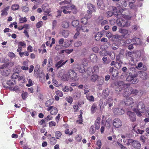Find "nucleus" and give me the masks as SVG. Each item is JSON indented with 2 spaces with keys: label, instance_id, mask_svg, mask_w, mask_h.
Returning a JSON list of instances; mask_svg holds the SVG:
<instances>
[{
  "label": "nucleus",
  "instance_id": "nucleus-32",
  "mask_svg": "<svg viewBox=\"0 0 149 149\" xmlns=\"http://www.w3.org/2000/svg\"><path fill=\"white\" fill-rule=\"evenodd\" d=\"M95 126L94 125L91 126L89 132L91 134H93L95 133L96 131V130Z\"/></svg>",
  "mask_w": 149,
  "mask_h": 149
},
{
  "label": "nucleus",
  "instance_id": "nucleus-46",
  "mask_svg": "<svg viewBox=\"0 0 149 149\" xmlns=\"http://www.w3.org/2000/svg\"><path fill=\"white\" fill-rule=\"evenodd\" d=\"M40 67V66L39 64H37L36 65L34 70V74H38V71L39 70Z\"/></svg>",
  "mask_w": 149,
  "mask_h": 149
},
{
  "label": "nucleus",
  "instance_id": "nucleus-41",
  "mask_svg": "<svg viewBox=\"0 0 149 149\" xmlns=\"http://www.w3.org/2000/svg\"><path fill=\"white\" fill-rule=\"evenodd\" d=\"M73 49H65V50H62L61 52V53H64V52H65L66 53H68V54H70L73 51Z\"/></svg>",
  "mask_w": 149,
  "mask_h": 149
},
{
  "label": "nucleus",
  "instance_id": "nucleus-54",
  "mask_svg": "<svg viewBox=\"0 0 149 149\" xmlns=\"http://www.w3.org/2000/svg\"><path fill=\"white\" fill-rule=\"evenodd\" d=\"M39 124L42 125L43 127H45L46 125V123L45 120L43 119L42 120L39 122Z\"/></svg>",
  "mask_w": 149,
  "mask_h": 149
},
{
  "label": "nucleus",
  "instance_id": "nucleus-45",
  "mask_svg": "<svg viewBox=\"0 0 149 149\" xmlns=\"http://www.w3.org/2000/svg\"><path fill=\"white\" fill-rule=\"evenodd\" d=\"M7 84L10 86L14 85L15 84V81L14 80L11 79L7 81Z\"/></svg>",
  "mask_w": 149,
  "mask_h": 149
},
{
  "label": "nucleus",
  "instance_id": "nucleus-57",
  "mask_svg": "<svg viewBox=\"0 0 149 149\" xmlns=\"http://www.w3.org/2000/svg\"><path fill=\"white\" fill-rule=\"evenodd\" d=\"M79 119L77 121V122L79 124H81L83 122V119L82 118V115L81 114L79 116Z\"/></svg>",
  "mask_w": 149,
  "mask_h": 149
},
{
  "label": "nucleus",
  "instance_id": "nucleus-48",
  "mask_svg": "<svg viewBox=\"0 0 149 149\" xmlns=\"http://www.w3.org/2000/svg\"><path fill=\"white\" fill-rule=\"evenodd\" d=\"M92 69L91 67L88 68L86 72H85V73H86L88 75H90L92 73H93V72L92 71Z\"/></svg>",
  "mask_w": 149,
  "mask_h": 149
},
{
  "label": "nucleus",
  "instance_id": "nucleus-18",
  "mask_svg": "<svg viewBox=\"0 0 149 149\" xmlns=\"http://www.w3.org/2000/svg\"><path fill=\"white\" fill-rule=\"evenodd\" d=\"M9 8V6H7L2 10L1 15L2 16H6L8 14V11Z\"/></svg>",
  "mask_w": 149,
  "mask_h": 149
},
{
  "label": "nucleus",
  "instance_id": "nucleus-50",
  "mask_svg": "<svg viewBox=\"0 0 149 149\" xmlns=\"http://www.w3.org/2000/svg\"><path fill=\"white\" fill-rule=\"evenodd\" d=\"M8 63H4L3 65L0 67V71L1 72L2 69H4L5 68L7 67L8 66Z\"/></svg>",
  "mask_w": 149,
  "mask_h": 149
},
{
  "label": "nucleus",
  "instance_id": "nucleus-16",
  "mask_svg": "<svg viewBox=\"0 0 149 149\" xmlns=\"http://www.w3.org/2000/svg\"><path fill=\"white\" fill-rule=\"evenodd\" d=\"M119 32L122 33L124 36H127L130 33V31L126 29H123L121 28L119 29Z\"/></svg>",
  "mask_w": 149,
  "mask_h": 149
},
{
  "label": "nucleus",
  "instance_id": "nucleus-47",
  "mask_svg": "<svg viewBox=\"0 0 149 149\" xmlns=\"http://www.w3.org/2000/svg\"><path fill=\"white\" fill-rule=\"evenodd\" d=\"M18 46L20 47H25L26 46V43L24 42H18Z\"/></svg>",
  "mask_w": 149,
  "mask_h": 149
},
{
  "label": "nucleus",
  "instance_id": "nucleus-28",
  "mask_svg": "<svg viewBox=\"0 0 149 149\" xmlns=\"http://www.w3.org/2000/svg\"><path fill=\"white\" fill-rule=\"evenodd\" d=\"M4 88H9V89L12 91H15L16 92H17L18 91V88L17 86H15L14 87H8V86L5 87L3 86Z\"/></svg>",
  "mask_w": 149,
  "mask_h": 149
},
{
  "label": "nucleus",
  "instance_id": "nucleus-30",
  "mask_svg": "<svg viewBox=\"0 0 149 149\" xmlns=\"http://www.w3.org/2000/svg\"><path fill=\"white\" fill-rule=\"evenodd\" d=\"M19 8V5L17 4H15L13 5L11 7L12 10H18Z\"/></svg>",
  "mask_w": 149,
  "mask_h": 149
},
{
  "label": "nucleus",
  "instance_id": "nucleus-22",
  "mask_svg": "<svg viewBox=\"0 0 149 149\" xmlns=\"http://www.w3.org/2000/svg\"><path fill=\"white\" fill-rule=\"evenodd\" d=\"M6 68L7 67L5 68L4 69H2L1 70L2 74L4 76H8L10 73V70H7Z\"/></svg>",
  "mask_w": 149,
  "mask_h": 149
},
{
  "label": "nucleus",
  "instance_id": "nucleus-35",
  "mask_svg": "<svg viewBox=\"0 0 149 149\" xmlns=\"http://www.w3.org/2000/svg\"><path fill=\"white\" fill-rule=\"evenodd\" d=\"M27 79L28 81V84H26V86L28 87L32 86L33 85V83L32 80L30 78H29V77H27Z\"/></svg>",
  "mask_w": 149,
  "mask_h": 149
},
{
  "label": "nucleus",
  "instance_id": "nucleus-64",
  "mask_svg": "<svg viewBox=\"0 0 149 149\" xmlns=\"http://www.w3.org/2000/svg\"><path fill=\"white\" fill-rule=\"evenodd\" d=\"M82 139V137L81 135H77L76 138V139L77 141L78 142L81 141Z\"/></svg>",
  "mask_w": 149,
  "mask_h": 149
},
{
  "label": "nucleus",
  "instance_id": "nucleus-43",
  "mask_svg": "<svg viewBox=\"0 0 149 149\" xmlns=\"http://www.w3.org/2000/svg\"><path fill=\"white\" fill-rule=\"evenodd\" d=\"M54 102V100L50 99L47 101L46 102V106L47 107H49V106L52 105Z\"/></svg>",
  "mask_w": 149,
  "mask_h": 149
},
{
  "label": "nucleus",
  "instance_id": "nucleus-14",
  "mask_svg": "<svg viewBox=\"0 0 149 149\" xmlns=\"http://www.w3.org/2000/svg\"><path fill=\"white\" fill-rule=\"evenodd\" d=\"M87 8L88 10L87 11L90 14L92 13V12L95 11V8L94 6L91 3H88L87 4Z\"/></svg>",
  "mask_w": 149,
  "mask_h": 149
},
{
  "label": "nucleus",
  "instance_id": "nucleus-26",
  "mask_svg": "<svg viewBox=\"0 0 149 149\" xmlns=\"http://www.w3.org/2000/svg\"><path fill=\"white\" fill-rule=\"evenodd\" d=\"M131 42L134 44L139 45L141 43V41L140 39L138 38H135L132 39Z\"/></svg>",
  "mask_w": 149,
  "mask_h": 149
},
{
  "label": "nucleus",
  "instance_id": "nucleus-6",
  "mask_svg": "<svg viewBox=\"0 0 149 149\" xmlns=\"http://www.w3.org/2000/svg\"><path fill=\"white\" fill-rule=\"evenodd\" d=\"M68 74L70 77V80L76 81L78 80L77 73L74 70H69L68 72Z\"/></svg>",
  "mask_w": 149,
  "mask_h": 149
},
{
  "label": "nucleus",
  "instance_id": "nucleus-38",
  "mask_svg": "<svg viewBox=\"0 0 149 149\" xmlns=\"http://www.w3.org/2000/svg\"><path fill=\"white\" fill-rule=\"evenodd\" d=\"M96 145L97 147L96 148V149H100L102 146V142L99 139L97 141Z\"/></svg>",
  "mask_w": 149,
  "mask_h": 149
},
{
  "label": "nucleus",
  "instance_id": "nucleus-40",
  "mask_svg": "<svg viewBox=\"0 0 149 149\" xmlns=\"http://www.w3.org/2000/svg\"><path fill=\"white\" fill-rule=\"evenodd\" d=\"M97 105L95 104H93L91 108V112L92 113L95 112L97 109Z\"/></svg>",
  "mask_w": 149,
  "mask_h": 149
},
{
  "label": "nucleus",
  "instance_id": "nucleus-19",
  "mask_svg": "<svg viewBox=\"0 0 149 149\" xmlns=\"http://www.w3.org/2000/svg\"><path fill=\"white\" fill-rule=\"evenodd\" d=\"M118 88H119V91H121L122 90L125 88V86H127V84H125L122 81H120L118 82Z\"/></svg>",
  "mask_w": 149,
  "mask_h": 149
},
{
  "label": "nucleus",
  "instance_id": "nucleus-31",
  "mask_svg": "<svg viewBox=\"0 0 149 149\" xmlns=\"http://www.w3.org/2000/svg\"><path fill=\"white\" fill-rule=\"evenodd\" d=\"M81 23L82 24V25H86L88 23V20L85 17L82 18L81 20Z\"/></svg>",
  "mask_w": 149,
  "mask_h": 149
},
{
  "label": "nucleus",
  "instance_id": "nucleus-23",
  "mask_svg": "<svg viewBox=\"0 0 149 149\" xmlns=\"http://www.w3.org/2000/svg\"><path fill=\"white\" fill-rule=\"evenodd\" d=\"M61 79L62 80L64 81H68L70 80V79L69 75L68 74H64L61 77Z\"/></svg>",
  "mask_w": 149,
  "mask_h": 149
},
{
  "label": "nucleus",
  "instance_id": "nucleus-8",
  "mask_svg": "<svg viewBox=\"0 0 149 149\" xmlns=\"http://www.w3.org/2000/svg\"><path fill=\"white\" fill-rule=\"evenodd\" d=\"M47 110L50 111V113L52 115H55L56 114L58 113L57 108L54 106H51L47 108Z\"/></svg>",
  "mask_w": 149,
  "mask_h": 149
},
{
  "label": "nucleus",
  "instance_id": "nucleus-2",
  "mask_svg": "<svg viewBox=\"0 0 149 149\" xmlns=\"http://www.w3.org/2000/svg\"><path fill=\"white\" fill-rule=\"evenodd\" d=\"M119 15H120V17L121 18H118L117 19L116 22L118 25L119 26L121 27H128L130 25V23L128 19H130L131 17L122 14L121 15L119 14Z\"/></svg>",
  "mask_w": 149,
  "mask_h": 149
},
{
  "label": "nucleus",
  "instance_id": "nucleus-63",
  "mask_svg": "<svg viewBox=\"0 0 149 149\" xmlns=\"http://www.w3.org/2000/svg\"><path fill=\"white\" fill-rule=\"evenodd\" d=\"M76 30H77V32L75 34L74 36V38L75 39L77 38L80 33V32L79 31V30H77V29H76Z\"/></svg>",
  "mask_w": 149,
  "mask_h": 149
},
{
  "label": "nucleus",
  "instance_id": "nucleus-21",
  "mask_svg": "<svg viewBox=\"0 0 149 149\" xmlns=\"http://www.w3.org/2000/svg\"><path fill=\"white\" fill-rule=\"evenodd\" d=\"M83 25H81L80 26H79L78 28H77V30H80L81 29L83 32H87L88 31V29H87L86 26Z\"/></svg>",
  "mask_w": 149,
  "mask_h": 149
},
{
  "label": "nucleus",
  "instance_id": "nucleus-56",
  "mask_svg": "<svg viewBox=\"0 0 149 149\" xmlns=\"http://www.w3.org/2000/svg\"><path fill=\"white\" fill-rule=\"evenodd\" d=\"M22 11L26 12H28L29 10V8L28 7L25 6H23L22 7Z\"/></svg>",
  "mask_w": 149,
  "mask_h": 149
},
{
  "label": "nucleus",
  "instance_id": "nucleus-61",
  "mask_svg": "<svg viewBox=\"0 0 149 149\" xmlns=\"http://www.w3.org/2000/svg\"><path fill=\"white\" fill-rule=\"evenodd\" d=\"M56 94L60 97H62L63 95V93L61 91L58 90L56 92Z\"/></svg>",
  "mask_w": 149,
  "mask_h": 149
},
{
  "label": "nucleus",
  "instance_id": "nucleus-12",
  "mask_svg": "<svg viewBox=\"0 0 149 149\" xmlns=\"http://www.w3.org/2000/svg\"><path fill=\"white\" fill-rule=\"evenodd\" d=\"M68 60L64 61L63 60H61L57 62L55 65V67L57 69L63 66L67 62Z\"/></svg>",
  "mask_w": 149,
  "mask_h": 149
},
{
  "label": "nucleus",
  "instance_id": "nucleus-33",
  "mask_svg": "<svg viewBox=\"0 0 149 149\" xmlns=\"http://www.w3.org/2000/svg\"><path fill=\"white\" fill-rule=\"evenodd\" d=\"M19 23H24L27 22V19L26 17H21L19 18Z\"/></svg>",
  "mask_w": 149,
  "mask_h": 149
},
{
  "label": "nucleus",
  "instance_id": "nucleus-34",
  "mask_svg": "<svg viewBox=\"0 0 149 149\" xmlns=\"http://www.w3.org/2000/svg\"><path fill=\"white\" fill-rule=\"evenodd\" d=\"M86 97L87 99L91 102H93L94 101V98L93 95H86Z\"/></svg>",
  "mask_w": 149,
  "mask_h": 149
},
{
  "label": "nucleus",
  "instance_id": "nucleus-44",
  "mask_svg": "<svg viewBox=\"0 0 149 149\" xmlns=\"http://www.w3.org/2000/svg\"><path fill=\"white\" fill-rule=\"evenodd\" d=\"M65 100L68 102L70 103V104H71L72 103L73 100L72 97L70 96L66 97Z\"/></svg>",
  "mask_w": 149,
  "mask_h": 149
},
{
  "label": "nucleus",
  "instance_id": "nucleus-37",
  "mask_svg": "<svg viewBox=\"0 0 149 149\" xmlns=\"http://www.w3.org/2000/svg\"><path fill=\"white\" fill-rule=\"evenodd\" d=\"M50 144L51 145H55L56 143L57 140L54 137H52L50 138Z\"/></svg>",
  "mask_w": 149,
  "mask_h": 149
},
{
  "label": "nucleus",
  "instance_id": "nucleus-9",
  "mask_svg": "<svg viewBox=\"0 0 149 149\" xmlns=\"http://www.w3.org/2000/svg\"><path fill=\"white\" fill-rule=\"evenodd\" d=\"M126 81L130 84H134L137 81L136 77L133 75H130L128 76L126 78Z\"/></svg>",
  "mask_w": 149,
  "mask_h": 149
},
{
  "label": "nucleus",
  "instance_id": "nucleus-11",
  "mask_svg": "<svg viewBox=\"0 0 149 149\" xmlns=\"http://www.w3.org/2000/svg\"><path fill=\"white\" fill-rule=\"evenodd\" d=\"M113 111L114 114L117 115H121L125 113L124 110L121 108H116L113 109Z\"/></svg>",
  "mask_w": 149,
  "mask_h": 149
},
{
  "label": "nucleus",
  "instance_id": "nucleus-4",
  "mask_svg": "<svg viewBox=\"0 0 149 149\" xmlns=\"http://www.w3.org/2000/svg\"><path fill=\"white\" fill-rule=\"evenodd\" d=\"M112 8L113 10L114 11L113 12V13L111 11L107 12V14L108 17L111 16L113 14H114L115 15L117 16L119 18V13H122L124 10H126L125 8L123 9L122 8L120 9L119 7H117L116 8V7H113Z\"/></svg>",
  "mask_w": 149,
  "mask_h": 149
},
{
  "label": "nucleus",
  "instance_id": "nucleus-36",
  "mask_svg": "<svg viewBox=\"0 0 149 149\" xmlns=\"http://www.w3.org/2000/svg\"><path fill=\"white\" fill-rule=\"evenodd\" d=\"M98 76L94 74L92 75L91 78V80L92 81L95 82L98 79Z\"/></svg>",
  "mask_w": 149,
  "mask_h": 149
},
{
  "label": "nucleus",
  "instance_id": "nucleus-52",
  "mask_svg": "<svg viewBox=\"0 0 149 149\" xmlns=\"http://www.w3.org/2000/svg\"><path fill=\"white\" fill-rule=\"evenodd\" d=\"M8 55L11 58L13 59L15 56V54L12 52H9L8 54Z\"/></svg>",
  "mask_w": 149,
  "mask_h": 149
},
{
  "label": "nucleus",
  "instance_id": "nucleus-15",
  "mask_svg": "<svg viewBox=\"0 0 149 149\" xmlns=\"http://www.w3.org/2000/svg\"><path fill=\"white\" fill-rule=\"evenodd\" d=\"M127 115L129 116V118L131 121L134 122L136 120L135 115L134 113L129 111L127 112Z\"/></svg>",
  "mask_w": 149,
  "mask_h": 149
},
{
  "label": "nucleus",
  "instance_id": "nucleus-42",
  "mask_svg": "<svg viewBox=\"0 0 149 149\" xmlns=\"http://www.w3.org/2000/svg\"><path fill=\"white\" fill-rule=\"evenodd\" d=\"M55 136L57 139H59L61 136V133L60 131H57L55 133Z\"/></svg>",
  "mask_w": 149,
  "mask_h": 149
},
{
  "label": "nucleus",
  "instance_id": "nucleus-39",
  "mask_svg": "<svg viewBox=\"0 0 149 149\" xmlns=\"http://www.w3.org/2000/svg\"><path fill=\"white\" fill-rule=\"evenodd\" d=\"M82 45V42L80 41H77L75 42L74 44V46L77 47L81 46Z\"/></svg>",
  "mask_w": 149,
  "mask_h": 149
},
{
  "label": "nucleus",
  "instance_id": "nucleus-20",
  "mask_svg": "<svg viewBox=\"0 0 149 149\" xmlns=\"http://www.w3.org/2000/svg\"><path fill=\"white\" fill-rule=\"evenodd\" d=\"M72 25L74 27H77V28H78L79 26H80L79 25V22L77 19H74L71 22Z\"/></svg>",
  "mask_w": 149,
  "mask_h": 149
},
{
  "label": "nucleus",
  "instance_id": "nucleus-53",
  "mask_svg": "<svg viewBox=\"0 0 149 149\" xmlns=\"http://www.w3.org/2000/svg\"><path fill=\"white\" fill-rule=\"evenodd\" d=\"M62 26L64 28H66L69 27V24L67 22L64 21L63 22Z\"/></svg>",
  "mask_w": 149,
  "mask_h": 149
},
{
  "label": "nucleus",
  "instance_id": "nucleus-29",
  "mask_svg": "<svg viewBox=\"0 0 149 149\" xmlns=\"http://www.w3.org/2000/svg\"><path fill=\"white\" fill-rule=\"evenodd\" d=\"M77 68L79 72L81 73L84 72L85 71L84 67L83 65H78Z\"/></svg>",
  "mask_w": 149,
  "mask_h": 149
},
{
  "label": "nucleus",
  "instance_id": "nucleus-13",
  "mask_svg": "<svg viewBox=\"0 0 149 149\" xmlns=\"http://www.w3.org/2000/svg\"><path fill=\"white\" fill-rule=\"evenodd\" d=\"M22 50V47L18 46V48L17 51V52H19V54L21 57H22L23 56L24 53H25L26 56H28L29 55V53L28 51L21 52Z\"/></svg>",
  "mask_w": 149,
  "mask_h": 149
},
{
  "label": "nucleus",
  "instance_id": "nucleus-3",
  "mask_svg": "<svg viewBox=\"0 0 149 149\" xmlns=\"http://www.w3.org/2000/svg\"><path fill=\"white\" fill-rule=\"evenodd\" d=\"M75 8V6L73 5H68L62 6L61 8V10L57 11L58 15L56 16V17H58L59 16H61L62 11L65 14L70 13V10L74 8Z\"/></svg>",
  "mask_w": 149,
  "mask_h": 149
},
{
  "label": "nucleus",
  "instance_id": "nucleus-59",
  "mask_svg": "<svg viewBox=\"0 0 149 149\" xmlns=\"http://www.w3.org/2000/svg\"><path fill=\"white\" fill-rule=\"evenodd\" d=\"M134 55H135L134 53L132 52H128L126 54L127 56H129L131 57L132 58L133 57Z\"/></svg>",
  "mask_w": 149,
  "mask_h": 149
},
{
  "label": "nucleus",
  "instance_id": "nucleus-60",
  "mask_svg": "<svg viewBox=\"0 0 149 149\" xmlns=\"http://www.w3.org/2000/svg\"><path fill=\"white\" fill-rule=\"evenodd\" d=\"M49 126L50 127H51L53 126H55L56 125V123L53 121H51L49 123Z\"/></svg>",
  "mask_w": 149,
  "mask_h": 149
},
{
  "label": "nucleus",
  "instance_id": "nucleus-24",
  "mask_svg": "<svg viewBox=\"0 0 149 149\" xmlns=\"http://www.w3.org/2000/svg\"><path fill=\"white\" fill-rule=\"evenodd\" d=\"M139 76L143 79H145L147 78L146 73L144 72H140Z\"/></svg>",
  "mask_w": 149,
  "mask_h": 149
},
{
  "label": "nucleus",
  "instance_id": "nucleus-51",
  "mask_svg": "<svg viewBox=\"0 0 149 149\" xmlns=\"http://www.w3.org/2000/svg\"><path fill=\"white\" fill-rule=\"evenodd\" d=\"M69 32L67 31H63L62 32V35L65 38H66L68 35Z\"/></svg>",
  "mask_w": 149,
  "mask_h": 149
},
{
  "label": "nucleus",
  "instance_id": "nucleus-27",
  "mask_svg": "<svg viewBox=\"0 0 149 149\" xmlns=\"http://www.w3.org/2000/svg\"><path fill=\"white\" fill-rule=\"evenodd\" d=\"M103 36V34L101 32H98L97 33L95 36V38L97 41L99 40L100 38Z\"/></svg>",
  "mask_w": 149,
  "mask_h": 149
},
{
  "label": "nucleus",
  "instance_id": "nucleus-55",
  "mask_svg": "<svg viewBox=\"0 0 149 149\" xmlns=\"http://www.w3.org/2000/svg\"><path fill=\"white\" fill-rule=\"evenodd\" d=\"M53 84L56 87H58L59 86V85L58 84V82L54 79H53L52 80Z\"/></svg>",
  "mask_w": 149,
  "mask_h": 149
},
{
  "label": "nucleus",
  "instance_id": "nucleus-10",
  "mask_svg": "<svg viewBox=\"0 0 149 149\" xmlns=\"http://www.w3.org/2000/svg\"><path fill=\"white\" fill-rule=\"evenodd\" d=\"M42 9L44 12V15L49 14L51 12V10L49 8L48 5L47 4H45L42 6Z\"/></svg>",
  "mask_w": 149,
  "mask_h": 149
},
{
  "label": "nucleus",
  "instance_id": "nucleus-17",
  "mask_svg": "<svg viewBox=\"0 0 149 149\" xmlns=\"http://www.w3.org/2000/svg\"><path fill=\"white\" fill-rule=\"evenodd\" d=\"M98 8L102 10H104L105 8L104 4L102 0H98L97 2Z\"/></svg>",
  "mask_w": 149,
  "mask_h": 149
},
{
  "label": "nucleus",
  "instance_id": "nucleus-7",
  "mask_svg": "<svg viewBox=\"0 0 149 149\" xmlns=\"http://www.w3.org/2000/svg\"><path fill=\"white\" fill-rule=\"evenodd\" d=\"M112 124L114 127L116 128H119L122 126V123L120 119L116 118L113 120Z\"/></svg>",
  "mask_w": 149,
  "mask_h": 149
},
{
  "label": "nucleus",
  "instance_id": "nucleus-58",
  "mask_svg": "<svg viewBox=\"0 0 149 149\" xmlns=\"http://www.w3.org/2000/svg\"><path fill=\"white\" fill-rule=\"evenodd\" d=\"M62 90L64 92H67L69 91V88L67 86H65L62 87Z\"/></svg>",
  "mask_w": 149,
  "mask_h": 149
},
{
  "label": "nucleus",
  "instance_id": "nucleus-62",
  "mask_svg": "<svg viewBox=\"0 0 149 149\" xmlns=\"http://www.w3.org/2000/svg\"><path fill=\"white\" fill-rule=\"evenodd\" d=\"M117 144L120 147L121 149H127L126 147L124 146L123 145L120 144L119 142H117Z\"/></svg>",
  "mask_w": 149,
  "mask_h": 149
},
{
  "label": "nucleus",
  "instance_id": "nucleus-25",
  "mask_svg": "<svg viewBox=\"0 0 149 149\" xmlns=\"http://www.w3.org/2000/svg\"><path fill=\"white\" fill-rule=\"evenodd\" d=\"M90 59L93 62H95L97 61V56L94 54H93L91 55L90 56Z\"/></svg>",
  "mask_w": 149,
  "mask_h": 149
},
{
  "label": "nucleus",
  "instance_id": "nucleus-1",
  "mask_svg": "<svg viewBox=\"0 0 149 149\" xmlns=\"http://www.w3.org/2000/svg\"><path fill=\"white\" fill-rule=\"evenodd\" d=\"M124 102L125 105L130 106L131 108L138 116H141V113L144 111L145 106L143 103L142 102L139 103L137 102H134L133 99L131 97L127 98Z\"/></svg>",
  "mask_w": 149,
  "mask_h": 149
},
{
  "label": "nucleus",
  "instance_id": "nucleus-49",
  "mask_svg": "<svg viewBox=\"0 0 149 149\" xmlns=\"http://www.w3.org/2000/svg\"><path fill=\"white\" fill-rule=\"evenodd\" d=\"M12 77L13 78H14L15 79L18 78V80H19L22 79L23 77L22 76L15 75V74H13Z\"/></svg>",
  "mask_w": 149,
  "mask_h": 149
},
{
  "label": "nucleus",
  "instance_id": "nucleus-5",
  "mask_svg": "<svg viewBox=\"0 0 149 149\" xmlns=\"http://www.w3.org/2000/svg\"><path fill=\"white\" fill-rule=\"evenodd\" d=\"M126 144L128 146L131 145L136 149H140L141 147V144L139 141L131 139H128Z\"/></svg>",
  "mask_w": 149,
  "mask_h": 149
}]
</instances>
